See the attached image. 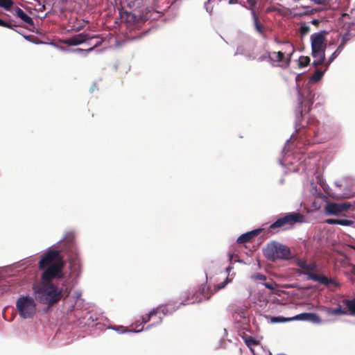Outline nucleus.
Returning a JSON list of instances; mask_svg holds the SVG:
<instances>
[{
	"label": "nucleus",
	"instance_id": "0eeeda50",
	"mask_svg": "<svg viewBox=\"0 0 355 355\" xmlns=\"http://www.w3.org/2000/svg\"><path fill=\"white\" fill-rule=\"evenodd\" d=\"M327 34L324 31L311 35V51L316 53L318 51H325Z\"/></svg>",
	"mask_w": 355,
	"mask_h": 355
},
{
	"label": "nucleus",
	"instance_id": "2f4dec72",
	"mask_svg": "<svg viewBox=\"0 0 355 355\" xmlns=\"http://www.w3.org/2000/svg\"><path fill=\"white\" fill-rule=\"evenodd\" d=\"M230 282V279H229L228 277H227L225 279V280L218 284L216 285V289L217 290H220V289H222V288H224L225 287V286Z\"/></svg>",
	"mask_w": 355,
	"mask_h": 355
},
{
	"label": "nucleus",
	"instance_id": "a19ab883",
	"mask_svg": "<svg viewBox=\"0 0 355 355\" xmlns=\"http://www.w3.org/2000/svg\"><path fill=\"white\" fill-rule=\"evenodd\" d=\"M232 269V267L229 266L227 268V271L229 272Z\"/></svg>",
	"mask_w": 355,
	"mask_h": 355
},
{
	"label": "nucleus",
	"instance_id": "bb28decb",
	"mask_svg": "<svg viewBox=\"0 0 355 355\" xmlns=\"http://www.w3.org/2000/svg\"><path fill=\"white\" fill-rule=\"evenodd\" d=\"M324 71H322L320 70H316L312 76V80L317 82L319 81L323 76Z\"/></svg>",
	"mask_w": 355,
	"mask_h": 355
},
{
	"label": "nucleus",
	"instance_id": "6ab92c4d",
	"mask_svg": "<svg viewBox=\"0 0 355 355\" xmlns=\"http://www.w3.org/2000/svg\"><path fill=\"white\" fill-rule=\"evenodd\" d=\"M343 302L347 308V313L355 315V297L352 300H344Z\"/></svg>",
	"mask_w": 355,
	"mask_h": 355
},
{
	"label": "nucleus",
	"instance_id": "7ed1b4c3",
	"mask_svg": "<svg viewBox=\"0 0 355 355\" xmlns=\"http://www.w3.org/2000/svg\"><path fill=\"white\" fill-rule=\"evenodd\" d=\"M297 266L303 270L302 274L307 276L308 279L318 282L323 285L328 286L333 283L331 279L324 275H320L312 272L317 270V266L315 262L307 263L305 260L300 259L297 263Z\"/></svg>",
	"mask_w": 355,
	"mask_h": 355
},
{
	"label": "nucleus",
	"instance_id": "4c0bfd02",
	"mask_svg": "<svg viewBox=\"0 0 355 355\" xmlns=\"http://www.w3.org/2000/svg\"><path fill=\"white\" fill-rule=\"evenodd\" d=\"M311 23L313 25L318 26L319 24V20L318 19H313Z\"/></svg>",
	"mask_w": 355,
	"mask_h": 355
},
{
	"label": "nucleus",
	"instance_id": "393cba45",
	"mask_svg": "<svg viewBox=\"0 0 355 355\" xmlns=\"http://www.w3.org/2000/svg\"><path fill=\"white\" fill-rule=\"evenodd\" d=\"M310 58L308 56H300L298 60V64L300 67H306L310 62Z\"/></svg>",
	"mask_w": 355,
	"mask_h": 355
},
{
	"label": "nucleus",
	"instance_id": "c85d7f7f",
	"mask_svg": "<svg viewBox=\"0 0 355 355\" xmlns=\"http://www.w3.org/2000/svg\"><path fill=\"white\" fill-rule=\"evenodd\" d=\"M354 224V221L348 219H338V225L343 226H350Z\"/></svg>",
	"mask_w": 355,
	"mask_h": 355
},
{
	"label": "nucleus",
	"instance_id": "f704fd0d",
	"mask_svg": "<svg viewBox=\"0 0 355 355\" xmlns=\"http://www.w3.org/2000/svg\"><path fill=\"white\" fill-rule=\"evenodd\" d=\"M102 43V40H98L92 47L89 48L88 51H92L95 47L101 45Z\"/></svg>",
	"mask_w": 355,
	"mask_h": 355
},
{
	"label": "nucleus",
	"instance_id": "dca6fc26",
	"mask_svg": "<svg viewBox=\"0 0 355 355\" xmlns=\"http://www.w3.org/2000/svg\"><path fill=\"white\" fill-rule=\"evenodd\" d=\"M311 55L315 58L313 64L318 67L322 64L325 60V51H318L316 53L311 51Z\"/></svg>",
	"mask_w": 355,
	"mask_h": 355
},
{
	"label": "nucleus",
	"instance_id": "412c9836",
	"mask_svg": "<svg viewBox=\"0 0 355 355\" xmlns=\"http://www.w3.org/2000/svg\"><path fill=\"white\" fill-rule=\"evenodd\" d=\"M310 31H311V27L309 24H306L305 22L300 23L299 32L300 33L301 37H303L306 35H307L310 32Z\"/></svg>",
	"mask_w": 355,
	"mask_h": 355
},
{
	"label": "nucleus",
	"instance_id": "9b49d317",
	"mask_svg": "<svg viewBox=\"0 0 355 355\" xmlns=\"http://www.w3.org/2000/svg\"><path fill=\"white\" fill-rule=\"evenodd\" d=\"M292 320H308L313 322H320V317L313 313H303L291 318Z\"/></svg>",
	"mask_w": 355,
	"mask_h": 355
},
{
	"label": "nucleus",
	"instance_id": "c9c22d12",
	"mask_svg": "<svg viewBox=\"0 0 355 355\" xmlns=\"http://www.w3.org/2000/svg\"><path fill=\"white\" fill-rule=\"evenodd\" d=\"M347 19H349V15L347 13H343L341 16V20L343 21L347 22Z\"/></svg>",
	"mask_w": 355,
	"mask_h": 355
},
{
	"label": "nucleus",
	"instance_id": "20e7f679",
	"mask_svg": "<svg viewBox=\"0 0 355 355\" xmlns=\"http://www.w3.org/2000/svg\"><path fill=\"white\" fill-rule=\"evenodd\" d=\"M17 309L20 316L23 318H31L36 313V304L30 296L19 297L16 303Z\"/></svg>",
	"mask_w": 355,
	"mask_h": 355
},
{
	"label": "nucleus",
	"instance_id": "e433bc0d",
	"mask_svg": "<svg viewBox=\"0 0 355 355\" xmlns=\"http://www.w3.org/2000/svg\"><path fill=\"white\" fill-rule=\"evenodd\" d=\"M209 1H210V0H208L207 2H205V8H206L207 11L209 13L211 14V13H212V8H211V9H209V6H208V4H209Z\"/></svg>",
	"mask_w": 355,
	"mask_h": 355
},
{
	"label": "nucleus",
	"instance_id": "7c9ffc66",
	"mask_svg": "<svg viewBox=\"0 0 355 355\" xmlns=\"http://www.w3.org/2000/svg\"><path fill=\"white\" fill-rule=\"evenodd\" d=\"M0 26H3V27H6V28H8L14 30V28L16 26L10 24V23L6 22V21L2 20L1 19H0Z\"/></svg>",
	"mask_w": 355,
	"mask_h": 355
},
{
	"label": "nucleus",
	"instance_id": "72a5a7b5",
	"mask_svg": "<svg viewBox=\"0 0 355 355\" xmlns=\"http://www.w3.org/2000/svg\"><path fill=\"white\" fill-rule=\"evenodd\" d=\"M308 98H309V100H308V105H309V109H308V111H309L311 110L310 107L312 105V104L313 103V101L312 100V96H311V94L309 93V95H308Z\"/></svg>",
	"mask_w": 355,
	"mask_h": 355
},
{
	"label": "nucleus",
	"instance_id": "9d476101",
	"mask_svg": "<svg viewBox=\"0 0 355 355\" xmlns=\"http://www.w3.org/2000/svg\"><path fill=\"white\" fill-rule=\"evenodd\" d=\"M99 39L98 35L89 36L88 33H82L67 38L64 43L69 46H76L92 39Z\"/></svg>",
	"mask_w": 355,
	"mask_h": 355
},
{
	"label": "nucleus",
	"instance_id": "ddd939ff",
	"mask_svg": "<svg viewBox=\"0 0 355 355\" xmlns=\"http://www.w3.org/2000/svg\"><path fill=\"white\" fill-rule=\"evenodd\" d=\"M252 19L255 30L259 33L263 38H266L265 34L266 27L261 23L259 18L254 10L252 11Z\"/></svg>",
	"mask_w": 355,
	"mask_h": 355
},
{
	"label": "nucleus",
	"instance_id": "b1692460",
	"mask_svg": "<svg viewBox=\"0 0 355 355\" xmlns=\"http://www.w3.org/2000/svg\"><path fill=\"white\" fill-rule=\"evenodd\" d=\"M251 279L254 282L262 283L266 280L267 277L266 275L261 273H255L251 275Z\"/></svg>",
	"mask_w": 355,
	"mask_h": 355
},
{
	"label": "nucleus",
	"instance_id": "f3484780",
	"mask_svg": "<svg viewBox=\"0 0 355 355\" xmlns=\"http://www.w3.org/2000/svg\"><path fill=\"white\" fill-rule=\"evenodd\" d=\"M249 59L254 60L255 58L249 55L248 56ZM270 59H271V53L268 51H265L263 53H260L259 56L256 58L257 61L259 62L267 61L270 62Z\"/></svg>",
	"mask_w": 355,
	"mask_h": 355
},
{
	"label": "nucleus",
	"instance_id": "39448f33",
	"mask_svg": "<svg viewBox=\"0 0 355 355\" xmlns=\"http://www.w3.org/2000/svg\"><path fill=\"white\" fill-rule=\"evenodd\" d=\"M176 310V308L173 306L171 304H167L164 306H160L155 309L151 311L149 313L141 316V322L137 326L135 327V331L139 332L143 330V324H146L148 322L153 318L157 317L158 313H163V315H166L168 313H172Z\"/></svg>",
	"mask_w": 355,
	"mask_h": 355
},
{
	"label": "nucleus",
	"instance_id": "473e14b6",
	"mask_svg": "<svg viewBox=\"0 0 355 355\" xmlns=\"http://www.w3.org/2000/svg\"><path fill=\"white\" fill-rule=\"evenodd\" d=\"M325 222L329 225H338V219L336 218H329Z\"/></svg>",
	"mask_w": 355,
	"mask_h": 355
},
{
	"label": "nucleus",
	"instance_id": "cd10ccee",
	"mask_svg": "<svg viewBox=\"0 0 355 355\" xmlns=\"http://www.w3.org/2000/svg\"><path fill=\"white\" fill-rule=\"evenodd\" d=\"M245 342L246 343V345L248 346V347H250L252 345H258V341L256 340L252 336H248L245 340Z\"/></svg>",
	"mask_w": 355,
	"mask_h": 355
},
{
	"label": "nucleus",
	"instance_id": "f8f14e48",
	"mask_svg": "<svg viewBox=\"0 0 355 355\" xmlns=\"http://www.w3.org/2000/svg\"><path fill=\"white\" fill-rule=\"evenodd\" d=\"M150 16L148 15V12L144 16L137 15L136 12H127L126 13V21L130 24H136L138 22H144L148 20Z\"/></svg>",
	"mask_w": 355,
	"mask_h": 355
},
{
	"label": "nucleus",
	"instance_id": "37998d69",
	"mask_svg": "<svg viewBox=\"0 0 355 355\" xmlns=\"http://www.w3.org/2000/svg\"><path fill=\"white\" fill-rule=\"evenodd\" d=\"M290 46L292 48V51H294V48H293V45L291 44Z\"/></svg>",
	"mask_w": 355,
	"mask_h": 355
},
{
	"label": "nucleus",
	"instance_id": "ea45409f",
	"mask_svg": "<svg viewBox=\"0 0 355 355\" xmlns=\"http://www.w3.org/2000/svg\"><path fill=\"white\" fill-rule=\"evenodd\" d=\"M275 42L277 43V44H282V43H284L283 42L279 40L278 39L275 38Z\"/></svg>",
	"mask_w": 355,
	"mask_h": 355
},
{
	"label": "nucleus",
	"instance_id": "4be33fe9",
	"mask_svg": "<svg viewBox=\"0 0 355 355\" xmlns=\"http://www.w3.org/2000/svg\"><path fill=\"white\" fill-rule=\"evenodd\" d=\"M13 5L14 1L12 0H0V8L6 10L10 11Z\"/></svg>",
	"mask_w": 355,
	"mask_h": 355
},
{
	"label": "nucleus",
	"instance_id": "423d86ee",
	"mask_svg": "<svg viewBox=\"0 0 355 355\" xmlns=\"http://www.w3.org/2000/svg\"><path fill=\"white\" fill-rule=\"evenodd\" d=\"M304 217L302 214L297 212L288 213L282 218H278L275 222L270 225V229L282 227L286 225H293L297 223H302Z\"/></svg>",
	"mask_w": 355,
	"mask_h": 355
},
{
	"label": "nucleus",
	"instance_id": "58836bf2",
	"mask_svg": "<svg viewBox=\"0 0 355 355\" xmlns=\"http://www.w3.org/2000/svg\"><path fill=\"white\" fill-rule=\"evenodd\" d=\"M161 322H162V318H161V317H159H159L157 318V321H156L155 323H153V324H151V325L153 326V325H154L155 324H160Z\"/></svg>",
	"mask_w": 355,
	"mask_h": 355
},
{
	"label": "nucleus",
	"instance_id": "f257e3e1",
	"mask_svg": "<svg viewBox=\"0 0 355 355\" xmlns=\"http://www.w3.org/2000/svg\"><path fill=\"white\" fill-rule=\"evenodd\" d=\"M39 268L42 270L40 282L33 286L35 299L49 306L58 302L62 297V289L52 283L55 278H62L65 261L59 251L48 250L39 261Z\"/></svg>",
	"mask_w": 355,
	"mask_h": 355
},
{
	"label": "nucleus",
	"instance_id": "a211bd4d",
	"mask_svg": "<svg viewBox=\"0 0 355 355\" xmlns=\"http://www.w3.org/2000/svg\"><path fill=\"white\" fill-rule=\"evenodd\" d=\"M327 313L329 315H339L347 314V311L342 309L341 306L338 305L336 308H328Z\"/></svg>",
	"mask_w": 355,
	"mask_h": 355
},
{
	"label": "nucleus",
	"instance_id": "5701e85b",
	"mask_svg": "<svg viewBox=\"0 0 355 355\" xmlns=\"http://www.w3.org/2000/svg\"><path fill=\"white\" fill-rule=\"evenodd\" d=\"M343 49V44H340L338 46L337 49L331 54V55L329 57L328 62L326 63V66L328 67L331 62L338 56V55L340 53Z\"/></svg>",
	"mask_w": 355,
	"mask_h": 355
},
{
	"label": "nucleus",
	"instance_id": "c756f323",
	"mask_svg": "<svg viewBox=\"0 0 355 355\" xmlns=\"http://www.w3.org/2000/svg\"><path fill=\"white\" fill-rule=\"evenodd\" d=\"M263 284L265 286L266 288L273 291L276 288V284L273 282L272 279H270V282H264Z\"/></svg>",
	"mask_w": 355,
	"mask_h": 355
},
{
	"label": "nucleus",
	"instance_id": "4468645a",
	"mask_svg": "<svg viewBox=\"0 0 355 355\" xmlns=\"http://www.w3.org/2000/svg\"><path fill=\"white\" fill-rule=\"evenodd\" d=\"M261 230V229H257L250 232H248L247 233L243 234L237 239V243H248L252 241V239L257 236L260 232Z\"/></svg>",
	"mask_w": 355,
	"mask_h": 355
},
{
	"label": "nucleus",
	"instance_id": "2eb2a0df",
	"mask_svg": "<svg viewBox=\"0 0 355 355\" xmlns=\"http://www.w3.org/2000/svg\"><path fill=\"white\" fill-rule=\"evenodd\" d=\"M14 15L30 26H34L33 19L26 15L20 8L16 7Z\"/></svg>",
	"mask_w": 355,
	"mask_h": 355
},
{
	"label": "nucleus",
	"instance_id": "a18cd8bd",
	"mask_svg": "<svg viewBox=\"0 0 355 355\" xmlns=\"http://www.w3.org/2000/svg\"><path fill=\"white\" fill-rule=\"evenodd\" d=\"M230 3H233V0H230Z\"/></svg>",
	"mask_w": 355,
	"mask_h": 355
},
{
	"label": "nucleus",
	"instance_id": "a878e982",
	"mask_svg": "<svg viewBox=\"0 0 355 355\" xmlns=\"http://www.w3.org/2000/svg\"><path fill=\"white\" fill-rule=\"evenodd\" d=\"M292 321L291 318H284L282 316L272 317L271 318L272 322H284Z\"/></svg>",
	"mask_w": 355,
	"mask_h": 355
},
{
	"label": "nucleus",
	"instance_id": "1a4fd4ad",
	"mask_svg": "<svg viewBox=\"0 0 355 355\" xmlns=\"http://www.w3.org/2000/svg\"><path fill=\"white\" fill-rule=\"evenodd\" d=\"M60 250H55L59 251L60 255L64 259L61 254L62 252L69 254V256L72 259V257H76V248L75 246L73 238L72 236L67 237L60 242Z\"/></svg>",
	"mask_w": 355,
	"mask_h": 355
},
{
	"label": "nucleus",
	"instance_id": "f03ea898",
	"mask_svg": "<svg viewBox=\"0 0 355 355\" xmlns=\"http://www.w3.org/2000/svg\"><path fill=\"white\" fill-rule=\"evenodd\" d=\"M265 257L272 261L277 259H288L291 255L288 247L278 242L269 243L263 250Z\"/></svg>",
	"mask_w": 355,
	"mask_h": 355
},
{
	"label": "nucleus",
	"instance_id": "c03bdc74",
	"mask_svg": "<svg viewBox=\"0 0 355 355\" xmlns=\"http://www.w3.org/2000/svg\"><path fill=\"white\" fill-rule=\"evenodd\" d=\"M143 10H149L147 8L144 9Z\"/></svg>",
	"mask_w": 355,
	"mask_h": 355
},
{
	"label": "nucleus",
	"instance_id": "aec40b11",
	"mask_svg": "<svg viewBox=\"0 0 355 355\" xmlns=\"http://www.w3.org/2000/svg\"><path fill=\"white\" fill-rule=\"evenodd\" d=\"M284 59V53L282 51L272 52L271 53V59H270V62H282Z\"/></svg>",
	"mask_w": 355,
	"mask_h": 355
},
{
	"label": "nucleus",
	"instance_id": "79ce46f5",
	"mask_svg": "<svg viewBox=\"0 0 355 355\" xmlns=\"http://www.w3.org/2000/svg\"><path fill=\"white\" fill-rule=\"evenodd\" d=\"M351 248L355 250V245H349Z\"/></svg>",
	"mask_w": 355,
	"mask_h": 355
},
{
	"label": "nucleus",
	"instance_id": "6e6552de",
	"mask_svg": "<svg viewBox=\"0 0 355 355\" xmlns=\"http://www.w3.org/2000/svg\"><path fill=\"white\" fill-rule=\"evenodd\" d=\"M352 205L348 202L336 203V202H328L325 207V213L327 215L337 216L343 211H347Z\"/></svg>",
	"mask_w": 355,
	"mask_h": 355
}]
</instances>
